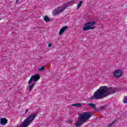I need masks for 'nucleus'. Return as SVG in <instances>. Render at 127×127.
Returning <instances> with one entry per match:
<instances>
[{"label": "nucleus", "mask_w": 127, "mask_h": 127, "mask_svg": "<svg viewBox=\"0 0 127 127\" xmlns=\"http://www.w3.org/2000/svg\"><path fill=\"white\" fill-rule=\"evenodd\" d=\"M117 92V89L113 87H108L106 86H101L94 94L89 98V100L93 101V100H100L106 98L110 95L115 94Z\"/></svg>", "instance_id": "nucleus-1"}, {"label": "nucleus", "mask_w": 127, "mask_h": 127, "mask_svg": "<svg viewBox=\"0 0 127 127\" xmlns=\"http://www.w3.org/2000/svg\"><path fill=\"white\" fill-rule=\"evenodd\" d=\"M37 114L33 113L30 115L20 125H18L17 127H28L31 125L33 121L35 120Z\"/></svg>", "instance_id": "nucleus-2"}, {"label": "nucleus", "mask_w": 127, "mask_h": 127, "mask_svg": "<svg viewBox=\"0 0 127 127\" xmlns=\"http://www.w3.org/2000/svg\"><path fill=\"white\" fill-rule=\"evenodd\" d=\"M70 5H71V2H67L63 5L58 7L53 10L52 14L54 16H57V15L60 14V13H62V12H63V11H64V10H65L67 7L70 6Z\"/></svg>", "instance_id": "nucleus-3"}, {"label": "nucleus", "mask_w": 127, "mask_h": 127, "mask_svg": "<svg viewBox=\"0 0 127 127\" xmlns=\"http://www.w3.org/2000/svg\"><path fill=\"white\" fill-rule=\"evenodd\" d=\"M93 115V113L91 112H86L81 113L79 116L81 117V119L83 120L85 123H87V120H89Z\"/></svg>", "instance_id": "nucleus-4"}, {"label": "nucleus", "mask_w": 127, "mask_h": 127, "mask_svg": "<svg viewBox=\"0 0 127 127\" xmlns=\"http://www.w3.org/2000/svg\"><path fill=\"white\" fill-rule=\"evenodd\" d=\"M96 24V22H90L85 23L84 27H83V30L84 31H88L90 29H95V27H92L93 25Z\"/></svg>", "instance_id": "nucleus-5"}, {"label": "nucleus", "mask_w": 127, "mask_h": 127, "mask_svg": "<svg viewBox=\"0 0 127 127\" xmlns=\"http://www.w3.org/2000/svg\"><path fill=\"white\" fill-rule=\"evenodd\" d=\"M40 79V76H39V74H35V75H32L30 78V80H29L28 84L29 85H30L32 81H33L34 82H37Z\"/></svg>", "instance_id": "nucleus-6"}, {"label": "nucleus", "mask_w": 127, "mask_h": 127, "mask_svg": "<svg viewBox=\"0 0 127 127\" xmlns=\"http://www.w3.org/2000/svg\"><path fill=\"white\" fill-rule=\"evenodd\" d=\"M85 123L86 122L79 116L78 121L75 123V126L76 127H80L81 126H83V124H85Z\"/></svg>", "instance_id": "nucleus-7"}, {"label": "nucleus", "mask_w": 127, "mask_h": 127, "mask_svg": "<svg viewBox=\"0 0 127 127\" xmlns=\"http://www.w3.org/2000/svg\"><path fill=\"white\" fill-rule=\"evenodd\" d=\"M113 75L115 78H120L123 76V71L121 69H117L114 72Z\"/></svg>", "instance_id": "nucleus-8"}, {"label": "nucleus", "mask_w": 127, "mask_h": 127, "mask_svg": "<svg viewBox=\"0 0 127 127\" xmlns=\"http://www.w3.org/2000/svg\"><path fill=\"white\" fill-rule=\"evenodd\" d=\"M87 106L90 108H92V109H94L95 111H99V108H97L96 105L95 103H88Z\"/></svg>", "instance_id": "nucleus-9"}, {"label": "nucleus", "mask_w": 127, "mask_h": 127, "mask_svg": "<svg viewBox=\"0 0 127 127\" xmlns=\"http://www.w3.org/2000/svg\"><path fill=\"white\" fill-rule=\"evenodd\" d=\"M0 124L1 126H5L7 124V119L6 118H1Z\"/></svg>", "instance_id": "nucleus-10"}, {"label": "nucleus", "mask_w": 127, "mask_h": 127, "mask_svg": "<svg viewBox=\"0 0 127 127\" xmlns=\"http://www.w3.org/2000/svg\"><path fill=\"white\" fill-rule=\"evenodd\" d=\"M67 29H68V26H65L63 27L60 30V32H59L60 35H61V34H63V33H64V32H65V31H66V30H67Z\"/></svg>", "instance_id": "nucleus-11"}, {"label": "nucleus", "mask_w": 127, "mask_h": 127, "mask_svg": "<svg viewBox=\"0 0 127 127\" xmlns=\"http://www.w3.org/2000/svg\"><path fill=\"white\" fill-rule=\"evenodd\" d=\"M44 19L46 22H49V21H50V18L48 17V16L46 15L44 17Z\"/></svg>", "instance_id": "nucleus-12"}, {"label": "nucleus", "mask_w": 127, "mask_h": 127, "mask_svg": "<svg viewBox=\"0 0 127 127\" xmlns=\"http://www.w3.org/2000/svg\"><path fill=\"white\" fill-rule=\"evenodd\" d=\"M106 109V106H103L99 107L98 108V110H96L97 112H101L103 110H105Z\"/></svg>", "instance_id": "nucleus-13"}, {"label": "nucleus", "mask_w": 127, "mask_h": 127, "mask_svg": "<svg viewBox=\"0 0 127 127\" xmlns=\"http://www.w3.org/2000/svg\"><path fill=\"white\" fill-rule=\"evenodd\" d=\"M35 86V83H33L31 85L29 86L28 90L31 91L33 89V87Z\"/></svg>", "instance_id": "nucleus-14"}, {"label": "nucleus", "mask_w": 127, "mask_h": 127, "mask_svg": "<svg viewBox=\"0 0 127 127\" xmlns=\"http://www.w3.org/2000/svg\"><path fill=\"white\" fill-rule=\"evenodd\" d=\"M72 107H82V104L81 103H76L71 105Z\"/></svg>", "instance_id": "nucleus-15"}, {"label": "nucleus", "mask_w": 127, "mask_h": 127, "mask_svg": "<svg viewBox=\"0 0 127 127\" xmlns=\"http://www.w3.org/2000/svg\"><path fill=\"white\" fill-rule=\"evenodd\" d=\"M82 3H83V1L81 0L78 4L76 9H79V8H80V6H82Z\"/></svg>", "instance_id": "nucleus-16"}, {"label": "nucleus", "mask_w": 127, "mask_h": 127, "mask_svg": "<svg viewBox=\"0 0 127 127\" xmlns=\"http://www.w3.org/2000/svg\"><path fill=\"white\" fill-rule=\"evenodd\" d=\"M123 103L124 104H127V96L124 98Z\"/></svg>", "instance_id": "nucleus-17"}, {"label": "nucleus", "mask_w": 127, "mask_h": 127, "mask_svg": "<svg viewBox=\"0 0 127 127\" xmlns=\"http://www.w3.org/2000/svg\"><path fill=\"white\" fill-rule=\"evenodd\" d=\"M45 70V66H43L41 68H39V71H44Z\"/></svg>", "instance_id": "nucleus-18"}, {"label": "nucleus", "mask_w": 127, "mask_h": 127, "mask_svg": "<svg viewBox=\"0 0 127 127\" xmlns=\"http://www.w3.org/2000/svg\"><path fill=\"white\" fill-rule=\"evenodd\" d=\"M67 123L68 124H72V123H73V121L71 120H69L68 121H67Z\"/></svg>", "instance_id": "nucleus-19"}, {"label": "nucleus", "mask_w": 127, "mask_h": 127, "mask_svg": "<svg viewBox=\"0 0 127 127\" xmlns=\"http://www.w3.org/2000/svg\"><path fill=\"white\" fill-rule=\"evenodd\" d=\"M28 113V109H27L25 112V115H26Z\"/></svg>", "instance_id": "nucleus-20"}, {"label": "nucleus", "mask_w": 127, "mask_h": 127, "mask_svg": "<svg viewBox=\"0 0 127 127\" xmlns=\"http://www.w3.org/2000/svg\"><path fill=\"white\" fill-rule=\"evenodd\" d=\"M51 46H52V44H49V47H51Z\"/></svg>", "instance_id": "nucleus-21"}, {"label": "nucleus", "mask_w": 127, "mask_h": 127, "mask_svg": "<svg viewBox=\"0 0 127 127\" xmlns=\"http://www.w3.org/2000/svg\"><path fill=\"white\" fill-rule=\"evenodd\" d=\"M19 1V0H16V2L17 3Z\"/></svg>", "instance_id": "nucleus-22"}]
</instances>
